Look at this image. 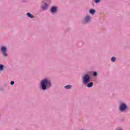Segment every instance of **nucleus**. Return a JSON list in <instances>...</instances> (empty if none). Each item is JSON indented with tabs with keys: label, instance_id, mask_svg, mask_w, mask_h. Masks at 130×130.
Instances as JSON below:
<instances>
[{
	"label": "nucleus",
	"instance_id": "13",
	"mask_svg": "<svg viewBox=\"0 0 130 130\" xmlns=\"http://www.w3.org/2000/svg\"><path fill=\"white\" fill-rule=\"evenodd\" d=\"M116 60V58L115 57H112L111 58V61H112V62H114V61H115Z\"/></svg>",
	"mask_w": 130,
	"mask_h": 130
},
{
	"label": "nucleus",
	"instance_id": "6",
	"mask_svg": "<svg viewBox=\"0 0 130 130\" xmlns=\"http://www.w3.org/2000/svg\"><path fill=\"white\" fill-rule=\"evenodd\" d=\"M57 12V7L56 6H53L50 9V13L52 14V15H55Z\"/></svg>",
	"mask_w": 130,
	"mask_h": 130
},
{
	"label": "nucleus",
	"instance_id": "1",
	"mask_svg": "<svg viewBox=\"0 0 130 130\" xmlns=\"http://www.w3.org/2000/svg\"><path fill=\"white\" fill-rule=\"evenodd\" d=\"M52 87L51 81L48 78H44L40 82V88L43 91L50 89Z\"/></svg>",
	"mask_w": 130,
	"mask_h": 130
},
{
	"label": "nucleus",
	"instance_id": "11",
	"mask_svg": "<svg viewBox=\"0 0 130 130\" xmlns=\"http://www.w3.org/2000/svg\"><path fill=\"white\" fill-rule=\"evenodd\" d=\"M65 89H72V85L69 84L64 86Z\"/></svg>",
	"mask_w": 130,
	"mask_h": 130
},
{
	"label": "nucleus",
	"instance_id": "7",
	"mask_svg": "<svg viewBox=\"0 0 130 130\" xmlns=\"http://www.w3.org/2000/svg\"><path fill=\"white\" fill-rule=\"evenodd\" d=\"M41 8L43 11H46V10H47V8H48V4H47L46 3H45L44 5L41 6Z\"/></svg>",
	"mask_w": 130,
	"mask_h": 130
},
{
	"label": "nucleus",
	"instance_id": "4",
	"mask_svg": "<svg viewBox=\"0 0 130 130\" xmlns=\"http://www.w3.org/2000/svg\"><path fill=\"white\" fill-rule=\"evenodd\" d=\"M0 50L3 56H5V57H8V56H9V53H8V49H7V47L5 46H1Z\"/></svg>",
	"mask_w": 130,
	"mask_h": 130
},
{
	"label": "nucleus",
	"instance_id": "14",
	"mask_svg": "<svg viewBox=\"0 0 130 130\" xmlns=\"http://www.w3.org/2000/svg\"><path fill=\"white\" fill-rule=\"evenodd\" d=\"M95 4H99L100 3V0H94Z\"/></svg>",
	"mask_w": 130,
	"mask_h": 130
},
{
	"label": "nucleus",
	"instance_id": "9",
	"mask_svg": "<svg viewBox=\"0 0 130 130\" xmlns=\"http://www.w3.org/2000/svg\"><path fill=\"white\" fill-rule=\"evenodd\" d=\"M26 16H27V17H28V18H30L31 19H33V18H34V16L32 15L30 13H26Z\"/></svg>",
	"mask_w": 130,
	"mask_h": 130
},
{
	"label": "nucleus",
	"instance_id": "2",
	"mask_svg": "<svg viewBox=\"0 0 130 130\" xmlns=\"http://www.w3.org/2000/svg\"><path fill=\"white\" fill-rule=\"evenodd\" d=\"M119 110L120 112H126L128 111L127 105L124 103H121L119 106Z\"/></svg>",
	"mask_w": 130,
	"mask_h": 130
},
{
	"label": "nucleus",
	"instance_id": "5",
	"mask_svg": "<svg viewBox=\"0 0 130 130\" xmlns=\"http://www.w3.org/2000/svg\"><path fill=\"white\" fill-rule=\"evenodd\" d=\"M91 21V16L90 15H86L84 16L83 22L84 24H88V23H90Z\"/></svg>",
	"mask_w": 130,
	"mask_h": 130
},
{
	"label": "nucleus",
	"instance_id": "8",
	"mask_svg": "<svg viewBox=\"0 0 130 130\" xmlns=\"http://www.w3.org/2000/svg\"><path fill=\"white\" fill-rule=\"evenodd\" d=\"M93 82H88L86 85H87V88H92V87H93Z\"/></svg>",
	"mask_w": 130,
	"mask_h": 130
},
{
	"label": "nucleus",
	"instance_id": "3",
	"mask_svg": "<svg viewBox=\"0 0 130 130\" xmlns=\"http://www.w3.org/2000/svg\"><path fill=\"white\" fill-rule=\"evenodd\" d=\"M82 79L83 84L87 85L88 83H90V81L91 80V76L89 74H86L82 77Z\"/></svg>",
	"mask_w": 130,
	"mask_h": 130
},
{
	"label": "nucleus",
	"instance_id": "16",
	"mask_svg": "<svg viewBox=\"0 0 130 130\" xmlns=\"http://www.w3.org/2000/svg\"><path fill=\"white\" fill-rule=\"evenodd\" d=\"M14 84H15V82L13 81L10 82V85H14Z\"/></svg>",
	"mask_w": 130,
	"mask_h": 130
},
{
	"label": "nucleus",
	"instance_id": "12",
	"mask_svg": "<svg viewBox=\"0 0 130 130\" xmlns=\"http://www.w3.org/2000/svg\"><path fill=\"white\" fill-rule=\"evenodd\" d=\"M89 13H90V14H91L92 15H93V14H95V10H94V9H90L89 10Z\"/></svg>",
	"mask_w": 130,
	"mask_h": 130
},
{
	"label": "nucleus",
	"instance_id": "15",
	"mask_svg": "<svg viewBox=\"0 0 130 130\" xmlns=\"http://www.w3.org/2000/svg\"><path fill=\"white\" fill-rule=\"evenodd\" d=\"M93 77H96L97 76V72H94L93 73Z\"/></svg>",
	"mask_w": 130,
	"mask_h": 130
},
{
	"label": "nucleus",
	"instance_id": "10",
	"mask_svg": "<svg viewBox=\"0 0 130 130\" xmlns=\"http://www.w3.org/2000/svg\"><path fill=\"white\" fill-rule=\"evenodd\" d=\"M4 68H5V66L2 64H0V73L4 71Z\"/></svg>",
	"mask_w": 130,
	"mask_h": 130
}]
</instances>
